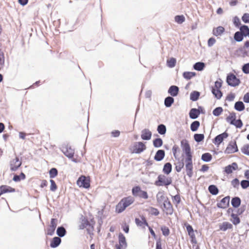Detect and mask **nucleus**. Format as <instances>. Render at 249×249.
<instances>
[{"instance_id":"nucleus-1","label":"nucleus","mask_w":249,"mask_h":249,"mask_svg":"<svg viewBox=\"0 0 249 249\" xmlns=\"http://www.w3.org/2000/svg\"><path fill=\"white\" fill-rule=\"evenodd\" d=\"M134 201V198L131 196L123 198L116 206V212L117 213H122L126 209V207L132 204Z\"/></svg>"},{"instance_id":"nucleus-2","label":"nucleus","mask_w":249,"mask_h":249,"mask_svg":"<svg viewBox=\"0 0 249 249\" xmlns=\"http://www.w3.org/2000/svg\"><path fill=\"white\" fill-rule=\"evenodd\" d=\"M157 200L158 202L163 201V211L168 215H171L173 213V208L170 201L166 198L163 195H161L160 197H159V195H157Z\"/></svg>"},{"instance_id":"nucleus-3","label":"nucleus","mask_w":249,"mask_h":249,"mask_svg":"<svg viewBox=\"0 0 249 249\" xmlns=\"http://www.w3.org/2000/svg\"><path fill=\"white\" fill-rule=\"evenodd\" d=\"M181 144L186 156L185 160V164H193L192 155L191 152V148L189 144L186 141H182Z\"/></svg>"},{"instance_id":"nucleus-4","label":"nucleus","mask_w":249,"mask_h":249,"mask_svg":"<svg viewBox=\"0 0 249 249\" xmlns=\"http://www.w3.org/2000/svg\"><path fill=\"white\" fill-rule=\"evenodd\" d=\"M236 115L235 112H232L226 118V121L231 124L234 125L237 128H241L243 123L240 119L236 120Z\"/></svg>"},{"instance_id":"nucleus-5","label":"nucleus","mask_w":249,"mask_h":249,"mask_svg":"<svg viewBox=\"0 0 249 249\" xmlns=\"http://www.w3.org/2000/svg\"><path fill=\"white\" fill-rule=\"evenodd\" d=\"M172 182V179L171 177H167L164 175H160L158 177V179L155 181V184L157 186H168Z\"/></svg>"},{"instance_id":"nucleus-6","label":"nucleus","mask_w":249,"mask_h":249,"mask_svg":"<svg viewBox=\"0 0 249 249\" xmlns=\"http://www.w3.org/2000/svg\"><path fill=\"white\" fill-rule=\"evenodd\" d=\"M133 196L136 197H139L144 199L148 198V195L146 191H143L139 186L134 187L132 189Z\"/></svg>"},{"instance_id":"nucleus-7","label":"nucleus","mask_w":249,"mask_h":249,"mask_svg":"<svg viewBox=\"0 0 249 249\" xmlns=\"http://www.w3.org/2000/svg\"><path fill=\"white\" fill-rule=\"evenodd\" d=\"M222 82L221 80L216 81L215 82L214 86L212 87V92L213 95L218 99H219L222 96V92L220 90V88L222 87Z\"/></svg>"},{"instance_id":"nucleus-8","label":"nucleus","mask_w":249,"mask_h":249,"mask_svg":"<svg viewBox=\"0 0 249 249\" xmlns=\"http://www.w3.org/2000/svg\"><path fill=\"white\" fill-rule=\"evenodd\" d=\"M146 148V146L144 143L139 142H135L130 150L132 153L140 154L145 150Z\"/></svg>"},{"instance_id":"nucleus-9","label":"nucleus","mask_w":249,"mask_h":249,"mask_svg":"<svg viewBox=\"0 0 249 249\" xmlns=\"http://www.w3.org/2000/svg\"><path fill=\"white\" fill-rule=\"evenodd\" d=\"M127 247L126 239L122 233L118 234V243L115 245L116 249H126Z\"/></svg>"},{"instance_id":"nucleus-10","label":"nucleus","mask_w":249,"mask_h":249,"mask_svg":"<svg viewBox=\"0 0 249 249\" xmlns=\"http://www.w3.org/2000/svg\"><path fill=\"white\" fill-rule=\"evenodd\" d=\"M90 181L89 177L81 176L78 178L77 181V184L79 187L88 189L90 187Z\"/></svg>"},{"instance_id":"nucleus-11","label":"nucleus","mask_w":249,"mask_h":249,"mask_svg":"<svg viewBox=\"0 0 249 249\" xmlns=\"http://www.w3.org/2000/svg\"><path fill=\"white\" fill-rule=\"evenodd\" d=\"M226 81L229 85L232 87L237 86L240 83V79L232 73L228 74Z\"/></svg>"},{"instance_id":"nucleus-12","label":"nucleus","mask_w":249,"mask_h":249,"mask_svg":"<svg viewBox=\"0 0 249 249\" xmlns=\"http://www.w3.org/2000/svg\"><path fill=\"white\" fill-rule=\"evenodd\" d=\"M238 151V148L235 141H231L228 144L226 149L224 151L226 154H232Z\"/></svg>"},{"instance_id":"nucleus-13","label":"nucleus","mask_w":249,"mask_h":249,"mask_svg":"<svg viewBox=\"0 0 249 249\" xmlns=\"http://www.w3.org/2000/svg\"><path fill=\"white\" fill-rule=\"evenodd\" d=\"M22 161L16 157L15 159L10 161V168L12 171H16L21 165Z\"/></svg>"},{"instance_id":"nucleus-14","label":"nucleus","mask_w":249,"mask_h":249,"mask_svg":"<svg viewBox=\"0 0 249 249\" xmlns=\"http://www.w3.org/2000/svg\"><path fill=\"white\" fill-rule=\"evenodd\" d=\"M57 220L55 218H52L51 221V224L47 228L46 234L48 235H52L55 231L57 226Z\"/></svg>"},{"instance_id":"nucleus-15","label":"nucleus","mask_w":249,"mask_h":249,"mask_svg":"<svg viewBox=\"0 0 249 249\" xmlns=\"http://www.w3.org/2000/svg\"><path fill=\"white\" fill-rule=\"evenodd\" d=\"M135 223L138 227L142 228H145L146 226L148 227V224L143 215H141L140 218H136Z\"/></svg>"},{"instance_id":"nucleus-16","label":"nucleus","mask_w":249,"mask_h":249,"mask_svg":"<svg viewBox=\"0 0 249 249\" xmlns=\"http://www.w3.org/2000/svg\"><path fill=\"white\" fill-rule=\"evenodd\" d=\"M230 197L229 196H226L217 203V206L218 208L225 209L229 205Z\"/></svg>"},{"instance_id":"nucleus-17","label":"nucleus","mask_w":249,"mask_h":249,"mask_svg":"<svg viewBox=\"0 0 249 249\" xmlns=\"http://www.w3.org/2000/svg\"><path fill=\"white\" fill-rule=\"evenodd\" d=\"M228 136L226 132H224L217 135L213 140V143L215 145L218 146L224 140V139L227 138Z\"/></svg>"},{"instance_id":"nucleus-18","label":"nucleus","mask_w":249,"mask_h":249,"mask_svg":"<svg viewBox=\"0 0 249 249\" xmlns=\"http://www.w3.org/2000/svg\"><path fill=\"white\" fill-rule=\"evenodd\" d=\"M62 151L63 153L65 154V155L68 157L69 158H73L74 154V150L72 149L71 147L68 146L63 147Z\"/></svg>"},{"instance_id":"nucleus-19","label":"nucleus","mask_w":249,"mask_h":249,"mask_svg":"<svg viewBox=\"0 0 249 249\" xmlns=\"http://www.w3.org/2000/svg\"><path fill=\"white\" fill-rule=\"evenodd\" d=\"M237 169V164L236 162H233L231 164L225 167L224 172L227 174H230L232 173L233 171L236 170Z\"/></svg>"},{"instance_id":"nucleus-20","label":"nucleus","mask_w":249,"mask_h":249,"mask_svg":"<svg viewBox=\"0 0 249 249\" xmlns=\"http://www.w3.org/2000/svg\"><path fill=\"white\" fill-rule=\"evenodd\" d=\"M15 192V189L7 186L1 185L0 186V196L4 193H12Z\"/></svg>"},{"instance_id":"nucleus-21","label":"nucleus","mask_w":249,"mask_h":249,"mask_svg":"<svg viewBox=\"0 0 249 249\" xmlns=\"http://www.w3.org/2000/svg\"><path fill=\"white\" fill-rule=\"evenodd\" d=\"M152 137L151 132L148 129H144L142 131L141 138L143 140H149Z\"/></svg>"},{"instance_id":"nucleus-22","label":"nucleus","mask_w":249,"mask_h":249,"mask_svg":"<svg viewBox=\"0 0 249 249\" xmlns=\"http://www.w3.org/2000/svg\"><path fill=\"white\" fill-rule=\"evenodd\" d=\"M90 223L87 218L82 217L80 219V223L79 225V229L82 230L89 226Z\"/></svg>"},{"instance_id":"nucleus-23","label":"nucleus","mask_w":249,"mask_h":249,"mask_svg":"<svg viewBox=\"0 0 249 249\" xmlns=\"http://www.w3.org/2000/svg\"><path fill=\"white\" fill-rule=\"evenodd\" d=\"M164 156L165 151L163 150H159L155 155L154 160L156 161H160L164 158Z\"/></svg>"},{"instance_id":"nucleus-24","label":"nucleus","mask_w":249,"mask_h":249,"mask_svg":"<svg viewBox=\"0 0 249 249\" xmlns=\"http://www.w3.org/2000/svg\"><path fill=\"white\" fill-rule=\"evenodd\" d=\"M61 242L60 237H54L51 241L50 246L51 248H55L58 247Z\"/></svg>"},{"instance_id":"nucleus-25","label":"nucleus","mask_w":249,"mask_h":249,"mask_svg":"<svg viewBox=\"0 0 249 249\" xmlns=\"http://www.w3.org/2000/svg\"><path fill=\"white\" fill-rule=\"evenodd\" d=\"M232 225L228 222H224L219 225V229L222 231H226L228 229H232Z\"/></svg>"},{"instance_id":"nucleus-26","label":"nucleus","mask_w":249,"mask_h":249,"mask_svg":"<svg viewBox=\"0 0 249 249\" xmlns=\"http://www.w3.org/2000/svg\"><path fill=\"white\" fill-rule=\"evenodd\" d=\"M179 91L178 88L176 86H171L169 89L168 93L173 96H176Z\"/></svg>"},{"instance_id":"nucleus-27","label":"nucleus","mask_w":249,"mask_h":249,"mask_svg":"<svg viewBox=\"0 0 249 249\" xmlns=\"http://www.w3.org/2000/svg\"><path fill=\"white\" fill-rule=\"evenodd\" d=\"M225 31V29L222 26H218L214 28L213 30V34L215 36H221Z\"/></svg>"},{"instance_id":"nucleus-28","label":"nucleus","mask_w":249,"mask_h":249,"mask_svg":"<svg viewBox=\"0 0 249 249\" xmlns=\"http://www.w3.org/2000/svg\"><path fill=\"white\" fill-rule=\"evenodd\" d=\"M200 114V111L198 109L196 108H192L189 112L190 117L192 119H195L197 118Z\"/></svg>"},{"instance_id":"nucleus-29","label":"nucleus","mask_w":249,"mask_h":249,"mask_svg":"<svg viewBox=\"0 0 249 249\" xmlns=\"http://www.w3.org/2000/svg\"><path fill=\"white\" fill-rule=\"evenodd\" d=\"M172 171V165L170 163L167 162L166 163L163 168V172L164 174L168 175Z\"/></svg>"},{"instance_id":"nucleus-30","label":"nucleus","mask_w":249,"mask_h":249,"mask_svg":"<svg viewBox=\"0 0 249 249\" xmlns=\"http://www.w3.org/2000/svg\"><path fill=\"white\" fill-rule=\"evenodd\" d=\"M231 221L234 225H236L240 223V219L237 214L232 213L231 214Z\"/></svg>"},{"instance_id":"nucleus-31","label":"nucleus","mask_w":249,"mask_h":249,"mask_svg":"<svg viewBox=\"0 0 249 249\" xmlns=\"http://www.w3.org/2000/svg\"><path fill=\"white\" fill-rule=\"evenodd\" d=\"M231 203L233 207L237 208L241 204V199L238 197H235L232 198Z\"/></svg>"},{"instance_id":"nucleus-32","label":"nucleus","mask_w":249,"mask_h":249,"mask_svg":"<svg viewBox=\"0 0 249 249\" xmlns=\"http://www.w3.org/2000/svg\"><path fill=\"white\" fill-rule=\"evenodd\" d=\"M234 108L236 110L239 111H241L245 109V106L242 102L238 101L235 103L234 105Z\"/></svg>"},{"instance_id":"nucleus-33","label":"nucleus","mask_w":249,"mask_h":249,"mask_svg":"<svg viewBox=\"0 0 249 249\" xmlns=\"http://www.w3.org/2000/svg\"><path fill=\"white\" fill-rule=\"evenodd\" d=\"M186 230L188 232L189 236L192 239V241H193L194 239H195L196 238L192 227L191 225H189L186 227Z\"/></svg>"},{"instance_id":"nucleus-34","label":"nucleus","mask_w":249,"mask_h":249,"mask_svg":"<svg viewBox=\"0 0 249 249\" xmlns=\"http://www.w3.org/2000/svg\"><path fill=\"white\" fill-rule=\"evenodd\" d=\"M26 178L25 175L21 172L19 175H15L13 177V180L15 182L20 181L21 180H23Z\"/></svg>"},{"instance_id":"nucleus-35","label":"nucleus","mask_w":249,"mask_h":249,"mask_svg":"<svg viewBox=\"0 0 249 249\" xmlns=\"http://www.w3.org/2000/svg\"><path fill=\"white\" fill-rule=\"evenodd\" d=\"M187 175L191 177L193 175V164H185Z\"/></svg>"},{"instance_id":"nucleus-36","label":"nucleus","mask_w":249,"mask_h":249,"mask_svg":"<svg viewBox=\"0 0 249 249\" xmlns=\"http://www.w3.org/2000/svg\"><path fill=\"white\" fill-rule=\"evenodd\" d=\"M243 33L240 31V32H237L235 33L234 36V39L238 41H241L243 39Z\"/></svg>"},{"instance_id":"nucleus-37","label":"nucleus","mask_w":249,"mask_h":249,"mask_svg":"<svg viewBox=\"0 0 249 249\" xmlns=\"http://www.w3.org/2000/svg\"><path fill=\"white\" fill-rule=\"evenodd\" d=\"M5 57L4 53L0 49V70H2L4 66Z\"/></svg>"},{"instance_id":"nucleus-38","label":"nucleus","mask_w":249,"mask_h":249,"mask_svg":"<svg viewBox=\"0 0 249 249\" xmlns=\"http://www.w3.org/2000/svg\"><path fill=\"white\" fill-rule=\"evenodd\" d=\"M208 190L210 193L213 195H216L218 193L217 188L214 185H210L209 186Z\"/></svg>"},{"instance_id":"nucleus-39","label":"nucleus","mask_w":249,"mask_h":249,"mask_svg":"<svg viewBox=\"0 0 249 249\" xmlns=\"http://www.w3.org/2000/svg\"><path fill=\"white\" fill-rule=\"evenodd\" d=\"M242 153L247 156H249V143H247L241 148Z\"/></svg>"},{"instance_id":"nucleus-40","label":"nucleus","mask_w":249,"mask_h":249,"mask_svg":"<svg viewBox=\"0 0 249 249\" xmlns=\"http://www.w3.org/2000/svg\"><path fill=\"white\" fill-rule=\"evenodd\" d=\"M201 159L204 161L208 162L212 159V156L209 153H206L202 154Z\"/></svg>"},{"instance_id":"nucleus-41","label":"nucleus","mask_w":249,"mask_h":249,"mask_svg":"<svg viewBox=\"0 0 249 249\" xmlns=\"http://www.w3.org/2000/svg\"><path fill=\"white\" fill-rule=\"evenodd\" d=\"M174 98L172 97H167L165 98L164 101V104L166 107H170L172 104L174 103Z\"/></svg>"},{"instance_id":"nucleus-42","label":"nucleus","mask_w":249,"mask_h":249,"mask_svg":"<svg viewBox=\"0 0 249 249\" xmlns=\"http://www.w3.org/2000/svg\"><path fill=\"white\" fill-rule=\"evenodd\" d=\"M240 30L243 33L244 36L249 37V28L246 25H243L240 28Z\"/></svg>"},{"instance_id":"nucleus-43","label":"nucleus","mask_w":249,"mask_h":249,"mask_svg":"<svg viewBox=\"0 0 249 249\" xmlns=\"http://www.w3.org/2000/svg\"><path fill=\"white\" fill-rule=\"evenodd\" d=\"M158 133L161 135H164L166 131V126L162 124H160L157 128Z\"/></svg>"},{"instance_id":"nucleus-44","label":"nucleus","mask_w":249,"mask_h":249,"mask_svg":"<svg viewBox=\"0 0 249 249\" xmlns=\"http://www.w3.org/2000/svg\"><path fill=\"white\" fill-rule=\"evenodd\" d=\"M176 59L174 57H171L167 60V65L170 68H173L176 64Z\"/></svg>"},{"instance_id":"nucleus-45","label":"nucleus","mask_w":249,"mask_h":249,"mask_svg":"<svg viewBox=\"0 0 249 249\" xmlns=\"http://www.w3.org/2000/svg\"><path fill=\"white\" fill-rule=\"evenodd\" d=\"M56 233L60 237H63L66 234V231L64 227H60L57 228Z\"/></svg>"},{"instance_id":"nucleus-46","label":"nucleus","mask_w":249,"mask_h":249,"mask_svg":"<svg viewBox=\"0 0 249 249\" xmlns=\"http://www.w3.org/2000/svg\"><path fill=\"white\" fill-rule=\"evenodd\" d=\"M205 67L204 63L203 62H197L194 66V68L197 71H202Z\"/></svg>"},{"instance_id":"nucleus-47","label":"nucleus","mask_w":249,"mask_h":249,"mask_svg":"<svg viewBox=\"0 0 249 249\" xmlns=\"http://www.w3.org/2000/svg\"><path fill=\"white\" fill-rule=\"evenodd\" d=\"M200 125V123L198 121H196L193 122L191 124V129L192 131H196L197 130Z\"/></svg>"},{"instance_id":"nucleus-48","label":"nucleus","mask_w":249,"mask_h":249,"mask_svg":"<svg viewBox=\"0 0 249 249\" xmlns=\"http://www.w3.org/2000/svg\"><path fill=\"white\" fill-rule=\"evenodd\" d=\"M184 167V163L182 161H178L175 163V168L178 172H180Z\"/></svg>"},{"instance_id":"nucleus-49","label":"nucleus","mask_w":249,"mask_h":249,"mask_svg":"<svg viewBox=\"0 0 249 249\" xmlns=\"http://www.w3.org/2000/svg\"><path fill=\"white\" fill-rule=\"evenodd\" d=\"M162 144L163 142L160 138H157L153 141V145L155 147H160Z\"/></svg>"},{"instance_id":"nucleus-50","label":"nucleus","mask_w":249,"mask_h":249,"mask_svg":"<svg viewBox=\"0 0 249 249\" xmlns=\"http://www.w3.org/2000/svg\"><path fill=\"white\" fill-rule=\"evenodd\" d=\"M175 20L177 23L181 24L185 21V17L183 15H178L175 17Z\"/></svg>"},{"instance_id":"nucleus-51","label":"nucleus","mask_w":249,"mask_h":249,"mask_svg":"<svg viewBox=\"0 0 249 249\" xmlns=\"http://www.w3.org/2000/svg\"><path fill=\"white\" fill-rule=\"evenodd\" d=\"M199 95V93L198 91H193L190 94V99L194 101H196L198 99Z\"/></svg>"},{"instance_id":"nucleus-52","label":"nucleus","mask_w":249,"mask_h":249,"mask_svg":"<svg viewBox=\"0 0 249 249\" xmlns=\"http://www.w3.org/2000/svg\"><path fill=\"white\" fill-rule=\"evenodd\" d=\"M195 75L196 73L195 72L189 71L184 72L183 74V77L186 79H190L191 78L195 76Z\"/></svg>"},{"instance_id":"nucleus-53","label":"nucleus","mask_w":249,"mask_h":249,"mask_svg":"<svg viewBox=\"0 0 249 249\" xmlns=\"http://www.w3.org/2000/svg\"><path fill=\"white\" fill-rule=\"evenodd\" d=\"M204 136L202 134H196L194 135V139L197 142H200L203 140Z\"/></svg>"},{"instance_id":"nucleus-54","label":"nucleus","mask_w":249,"mask_h":249,"mask_svg":"<svg viewBox=\"0 0 249 249\" xmlns=\"http://www.w3.org/2000/svg\"><path fill=\"white\" fill-rule=\"evenodd\" d=\"M222 111L223 109L221 107H217L213 110V113L214 116H218L221 114Z\"/></svg>"},{"instance_id":"nucleus-55","label":"nucleus","mask_w":249,"mask_h":249,"mask_svg":"<svg viewBox=\"0 0 249 249\" xmlns=\"http://www.w3.org/2000/svg\"><path fill=\"white\" fill-rule=\"evenodd\" d=\"M58 174L57 170L56 168H52L49 171L50 177L51 178H53L55 177Z\"/></svg>"},{"instance_id":"nucleus-56","label":"nucleus","mask_w":249,"mask_h":249,"mask_svg":"<svg viewBox=\"0 0 249 249\" xmlns=\"http://www.w3.org/2000/svg\"><path fill=\"white\" fill-rule=\"evenodd\" d=\"M50 182H51L50 190L52 191H55L57 188V185H56L55 181L53 179H51Z\"/></svg>"},{"instance_id":"nucleus-57","label":"nucleus","mask_w":249,"mask_h":249,"mask_svg":"<svg viewBox=\"0 0 249 249\" xmlns=\"http://www.w3.org/2000/svg\"><path fill=\"white\" fill-rule=\"evenodd\" d=\"M242 71L246 74L249 73V63L244 65L242 67Z\"/></svg>"},{"instance_id":"nucleus-58","label":"nucleus","mask_w":249,"mask_h":249,"mask_svg":"<svg viewBox=\"0 0 249 249\" xmlns=\"http://www.w3.org/2000/svg\"><path fill=\"white\" fill-rule=\"evenodd\" d=\"M241 185L242 188L246 189L249 186V181L243 180L241 182Z\"/></svg>"},{"instance_id":"nucleus-59","label":"nucleus","mask_w":249,"mask_h":249,"mask_svg":"<svg viewBox=\"0 0 249 249\" xmlns=\"http://www.w3.org/2000/svg\"><path fill=\"white\" fill-rule=\"evenodd\" d=\"M179 148L178 146L175 145L172 148L173 153L175 158H177V152L179 151Z\"/></svg>"},{"instance_id":"nucleus-60","label":"nucleus","mask_w":249,"mask_h":249,"mask_svg":"<svg viewBox=\"0 0 249 249\" xmlns=\"http://www.w3.org/2000/svg\"><path fill=\"white\" fill-rule=\"evenodd\" d=\"M242 19L245 23H249V14H244L242 17Z\"/></svg>"},{"instance_id":"nucleus-61","label":"nucleus","mask_w":249,"mask_h":249,"mask_svg":"<svg viewBox=\"0 0 249 249\" xmlns=\"http://www.w3.org/2000/svg\"><path fill=\"white\" fill-rule=\"evenodd\" d=\"M161 231L162 234L165 236H167L169 234L170 231L168 228L166 227H163L161 228Z\"/></svg>"},{"instance_id":"nucleus-62","label":"nucleus","mask_w":249,"mask_h":249,"mask_svg":"<svg viewBox=\"0 0 249 249\" xmlns=\"http://www.w3.org/2000/svg\"><path fill=\"white\" fill-rule=\"evenodd\" d=\"M122 228L123 231L125 233H128L129 232V225L127 224H126V223H124L123 224H122Z\"/></svg>"},{"instance_id":"nucleus-63","label":"nucleus","mask_w":249,"mask_h":249,"mask_svg":"<svg viewBox=\"0 0 249 249\" xmlns=\"http://www.w3.org/2000/svg\"><path fill=\"white\" fill-rule=\"evenodd\" d=\"M215 42V39L213 37H211L208 41V45L209 47H212Z\"/></svg>"},{"instance_id":"nucleus-64","label":"nucleus","mask_w":249,"mask_h":249,"mask_svg":"<svg viewBox=\"0 0 249 249\" xmlns=\"http://www.w3.org/2000/svg\"><path fill=\"white\" fill-rule=\"evenodd\" d=\"M234 98H235L234 94H233L232 93H231L227 96L226 100H227L229 102H231L234 100Z\"/></svg>"}]
</instances>
